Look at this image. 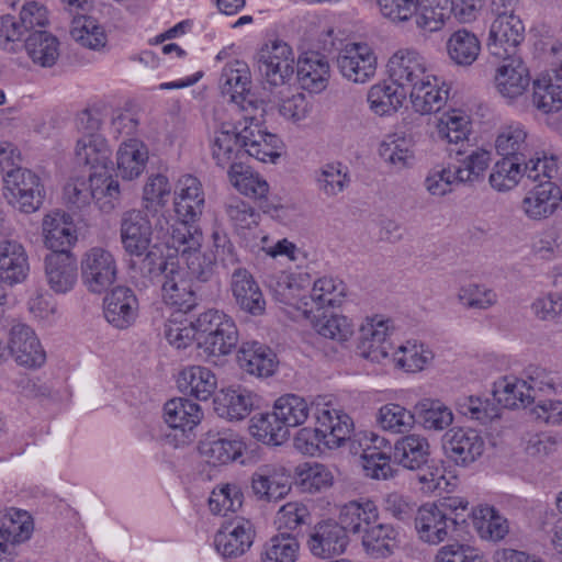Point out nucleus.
Here are the masks:
<instances>
[{
    "mask_svg": "<svg viewBox=\"0 0 562 562\" xmlns=\"http://www.w3.org/2000/svg\"><path fill=\"white\" fill-rule=\"evenodd\" d=\"M160 283L162 299L166 304L184 313L196 305L195 293L187 277V271L178 262L167 267L166 276L160 280Z\"/></svg>",
    "mask_w": 562,
    "mask_h": 562,
    "instance_id": "5701e85b",
    "label": "nucleus"
},
{
    "mask_svg": "<svg viewBox=\"0 0 562 562\" xmlns=\"http://www.w3.org/2000/svg\"><path fill=\"white\" fill-rule=\"evenodd\" d=\"M347 292L346 284L333 277L317 279L311 290V300L317 308L340 305Z\"/></svg>",
    "mask_w": 562,
    "mask_h": 562,
    "instance_id": "774afa93",
    "label": "nucleus"
},
{
    "mask_svg": "<svg viewBox=\"0 0 562 562\" xmlns=\"http://www.w3.org/2000/svg\"><path fill=\"white\" fill-rule=\"evenodd\" d=\"M382 160L396 171L411 168L415 164L414 143L412 138L397 134L387 135L379 146Z\"/></svg>",
    "mask_w": 562,
    "mask_h": 562,
    "instance_id": "37998d69",
    "label": "nucleus"
},
{
    "mask_svg": "<svg viewBox=\"0 0 562 562\" xmlns=\"http://www.w3.org/2000/svg\"><path fill=\"white\" fill-rule=\"evenodd\" d=\"M231 291L236 305L252 315H262L266 300L252 274L245 268L235 267L231 276Z\"/></svg>",
    "mask_w": 562,
    "mask_h": 562,
    "instance_id": "4be33fe9",
    "label": "nucleus"
},
{
    "mask_svg": "<svg viewBox=\"0 0 562 562\" xmlns=\"http://www.w3.org/2000/svg\"><path fill=\"white\" fill-rule=\"evenodd\" d=\"M252 524L241 517L226 522L215 535L214 546L224 558H237L249 550L254 542Z\"/></svg>",
    "mask_w": 562,
    "mask_h": 562,
    "instance_id": "aec40b11",
    "label": "nucleus"
},
{
    "mask_svg": "<svg viewBox=\"0 0 562 562\" xmlns=\"http://www.w3.org/2000/svg\"><path fill=\"white\" fill-rule=\"evenodd\" d=\"M82 282L91 293H103L117 278V262L108 248L94 246L89 248L80 261Z\"/></svg>",
    "mask_w": 562,
    "mask_h": 562,
    "instance_id": "7ed1b4c3",
    "label": "nucleus"
},
{
    "mask_svg": "<svg viewBox=\"0 0 562 562\" xmlns=\"http://www.w3.org/2000/svg\"><path fill=\"white\" fill-rule=\"evenodd\" d=\"M437 132L440 139L463 146L470 133V117L461 110L445 112L438 119Z\"/></svg>",
    "mask_w": 562,
    "mask_h": 562,
    "instance_id": "052dcab7",
    "label": "nucleus"
},
{
    "mask_svg": "<svg viewBox=\"0 0 562 562\" xmlns=\"http://www.w3.org/2000/svg\"><path fill=\"white\" fill-rule=\"evenodd\" d=\"M413 109L420 114L438 112L448 99V90L438 86L437 78L430 74V78L423 80L407 91Z\"/></svg>",
    "mask_w": 562,
    "mask_h": 562,
    "instance_id": "ea45409f",
    "label": "nucleus"
},
{
    "mask_svg": "<svg viewBox=\"0 0 562 562\" xmlns=\"http://www.w3.org/2000/svg\"><path fill=\"white\" fill-rule=\"evenodd\" d=\"M414 411L416 420L427 430L441 431L453 423L451 409L439 400L423 398Z\"/></svg>",
    "mask_w": 562,
    "mask_h": 562,
    "instance_id": "8fccbe9b",
    "label": "nucleus"
},
{
    "mask_svg": "<svg viewBox=\"0 0 562 562\" xmlns=\"http://www.w3.org/2000/svg\"><path fill=\"white\" fill-rule=\"evenodd\" d=\"M71 37L81 46L99 50L105 47L108 38L104 29L91 16H72Z\"/></svg>",
    "mask_w": 562,
    "mask_h": 562,
    "instance_id": "4d7b16f0",
    "label": "nucleus"
},
{
    "mask_svg": "<svg viewBox=\"0 0 562 562\" xmlns=\"http://www.w3.org/2000/svg\"><path fill=\"white\" fill-rule=\"evenodd\" d=\"M196 221L179 218L170 224L165 216H159L155 224L157 237L170 249H175L181 257L192 250H198L202 244V233L194 225Z\"/></svg>",
    "mask_w": 562,
    "mask_h": 562,
    "instance_id": "ddd939ff",
    "label": "nucleus"
},
{
    "mask_svg": "<svg viewBox=\"0 0 562 562\" xmlns=\"http://www.w3.org/2000/svg\"><path fill=\"white\" fill-rule=\"evenodd\" d=\"M449 57L458 65H472L479 57L481 44L475 34L462 29L451 34L447 42Z\"/></svg>",
    "mask_w": 562,
    "mask_h": 562,
    "instance_id": "13d9d810",
    "label": "nucleus"
},
{
    "mask_svg": "<svg viewBox=\"0 0 562 562\" xmlns=\"http://www.w3.org/2000/svg\"><path fill=\"white\" fill-rule=\"evenodd\" d=\"M259 112V116L257 112L243 116L245 121V125L241 127L244 154L262 162H273L280 156L281 139L277 135L261 130L262 112Z\"/></svg>",
    "mask_w": 562,
    "mask_h": 562,
    "instance_id": "9d476101",
    "label": "nucleus"
},
{
    "mask_svg": "<svg viewBox=\"0 0 562 562\" xmlns=\"http://www.w3.org/2000/svg\"><path fill=\"white\" fill-rule=\"evenodd\" d=\"M214 403L220 416L229 420H240L250 413L254 405V395L244 387H231L222 391Z\"/></svg>",
    "mask_w": 562,
    "mask_h": 562,
    "instance_id": "c03bdc74",
    "label": "nucleus"
},
{
    "mask_svg": "<svg viewBox=\"0 0 562 562\" xmlns=\"http://www.w3.org/2000/svg\"><path fill=\"white\" fill-rule=\"evenodd\" d=\"M245 443L237 436L209 432L200 441L199 451L207 463L226 464L243 456Z\"/></svg>",
    "mask_w": 562,
    "mask_h": 562,
    "instance_id": "cd10ccee",
    "label": "nucleus"
},
{
    "mask_svg": "<svg viewBox=\"0 0 562 562\" xmlns=\"http://www.w3.org/2000/svg\"><path fill=\"white\" fill-rule=\"evenodd\" d=\"M501 59L503 64L496 68L494 76L495 88L503 98L515 100L529 87V70L518 55H509Z\"/></svg>",
    "mask_w": 562,
    "mask_h": 562,
    "instance_id": "6ab92c4d",
    "label": "nucleus"
},
{
    "mask_svg": "<svg viewBox=\"0 0 562 562\" xmlns=\"http://www.w3.org/2000/svg\"><path fill=\"white\" fill-rule=\"evenodd\" d=\"M348 542V536L342 527L336 521L327 520L314 527L307 544L313 555L326 559L344 553Z\"/></svg>",
    "mask_w": 562,
    "mask_h": 562,
    "instance_id": "a878e982",
    "label": "nucleus"
},
{
    "mask_svg": "<svg viewBox=\"0 0 562 562\" xmlns=\"http://www.w3.org/2000/svg\"><path fill=\"white\" fill-rule=\"evenodd\" d=\"M533 105L546 115V123L562 132V75L542 74L533 81Z\"/></svg>",
    "mask_w": 562,
    "mask_h": 562,
    "instance_id": "1a4fd4ad",
    "label": "nucleus"
},
{
    "mask_svg": "<svg viewBox=\"0 0 562 562\" xmlns=\"http://www.w3.org/2000/svg\"><path fill=\"white\" fill-rule=\"evenodd\" d=\"M313 416L317 430L321 431L324 443L330 448H338L350 439L353 422L348 414L336 408L329 402H315Z\"/></svg>",
    "mask_w": 562,
    "mask_h": 562,
    "instance_id": "f8f14e48",
    "label": "nucleus"
},
{
    "mask_svg": "<svg viewBox=\"0 0 562 562\" xmlns=\"http://www.w3.org/2000/svg\"><path fill=\"white\" fill-rule=\"evenodd\" d=\"M341 76L353 83H366L376 71V56L367 43H348L337 55Z\"/></svg>",
    "mask_w": 562,
    "mask_h": 562,
    "instance_id": "6e6552de",
    "label": "nucleus"
},
{
    "mask_svg": "<svg viewBox=\"0 0 562 562\" xmlns=\"http://www.w3.org/2000/svg\"><path fill=\"white\" fill-rule=\"evenodd\" d=\"M397 532L391 525H371L362 537L366 551L375 559L386 558L396 546Z\"/></svg>",
    "mask_w": 562,
    "mask_h": 562,
    "instance_id": "bf43d9fd",
    "label": "nucleus"
},
{
    "mask_svg": "<svg viewBox=\"0 0 562 562\" xmlns=\"http://www.w3.org/2000/svg\"><path fill=\"white\" fill-rule=\"evenodd\" d=\"M524 178L522 159L503 157L494 165L488 180L493 189L505 192L517 187Z\"/></svg>",
    "mask_w": 562,
    "mask_h": 562,
    "instance_id": "e2e57ef3",
    "label": "nucleus"
},
{
    "mask_svg": "<svg viewBox=\"0 0 562 562\" xmlns=\"http://www.w3.org/2000/svg\"><path fill=\"white\" fill-rule=\"evenodd\" d=\"M407 92L393 82L373 85L367 95L370 110L383 116L396 112L403 104Z\"/></svg>",
    "mask_w": 562,
    "mask_h": 562,
    "instance_id": "49530a36",
    "label": "nucleus"
},
{
    "mask_svg": "<svg viewBox=\"0 0 562 562\" xmlns=\"http://www.w3.org/2000/svg\"><path fill=\"white\" fill-rule=\"evenodd\" d=\"M378 519V510L372 502L358 503L349 502L345 504L339 514L338 525L347 533L366 532L371 525L375 524Z\"/></svg>",
    "mask_w": 562,
    "mask_h": 562,
    "instance_id": "a18cd8bd",
    "label": "nucleus"
},
{
    "mask_svg": "<svg viewBox=\"0 0 562 562\" xmlns=\"http://www.w3.org/2000/svg\"><path fill=\"white\" fill-rule=\"evenodd\" d=\"M250 83L251 76L248 65L237 59L225 65L218 81L222 95L238 105L245 114L263 112L250 93Z\"/></svg>",
    "mask_w": 562,
    "mask_h": 562,
    "instance_id": "20e7f679",
    "label": "nucleus"
},
{
    "mask_svg": "<svg viewBox=\"0 0 562 562\" xmlns=\"http://www.w3.org/2000/svg\"><path fill=\"white\" fill-rule=\"evenodd\" d=\"M153 228L147 215L139 210H130L121 218L120 237L124 250L131 255H143L150 248Z\"/></svg>",
    "mask_w": 562,
    "mask_h": 562,
    "instance_id": "412c9836",
    "label": "nucleus"
},
{
    "mask_svg": "<svg viewBox=\"0 0 562 562\" xmlns=\"http://www.w3.org/2000/svg\"><path fill=\"white\" fill-rule=\"evenodd\" d=\"M24 48L33 63L42 67H52L59 57V42L47 31L30 33Z\"/></svg>",
    "mask_w": 562,
    "mask_h": 562,
    "instance_id": "de8ad7c7",
    "label": "nucleus"
},
{
    "mask_svg": "<svg viewBox=\"0 0 562 562\" xmlns=\"http://www.w3.org/2000/svg\"><path fill=\"white\" fill-rule=\"evenodd\" d=\"M445 456L457 465L467 467L476 461L485 450V440L472 428L453 427L441 438Z\"/></svg>",
    "mask_w": 562,
    "mask_h": 562,
    "instance_id": "9b49d317",
    "label": "nucleus"
},
{
    "mask_svg": "<svg viewBox=\"0 0 562 562\" xmlns=\"http://www.w3.org/2000/svg\"><path fill=\"white\" fill-rule=\"evenodd\" d=\"M430 457V443L420 434H408L396 440L393 458L407 470H420Z\"/></svg>",
    "mask_w": 562,
    "mask_h": 562,
    "instance_id": "2f4dec72",
    "label": "nucleus"
},
{
    "mask_svg": "<svg viewBox=\"0 0 562 562\" xmlns=\"http://www.w3.org/2000/svg\"><path fill=\"white\" fill-rule=\"evenodd\" d=\"M507 9L498 11L490 29L487 48L490 54L496 58L517 55V46L525 38L522 21L514 13H508Z\"/></svg>",
    "mask_w": 562,
    "mask_h": 562,
    "instance_id": "0eeeda50",
    "label": "nucleus"
},
{
    "mask_svg": "<svg viewBox=\"0 0 562 562\" xmlns=\"http://www.w3.org/2000/svg\"><path fill=\"white\" fill-rule=\"evenodd\" d=\"M45 280L56 294L70 292L78 281V263L70 251H52L44 259Z\"/></svg>",
    "mask_w": 562,
    "mask_h": 562,
    "instance_id": "a211bd4d",
    "label": "nucleus"
},
{
    "mask_svg": "<svg viewBox=\"0 0 562 562\" xmlns=\"http://www.w3.org/2000/svg\"><path fill=\"white\" fill-rule=\"evenodd\" d=\"M103 305L105 319L119 329L128 328L138 316V300L134 291L126 286L114 288L104 297Z\"/></svg>",
    "mask_w": 562,
    "mask_h": 562,
    "instance_id": "b1692460",
    "label": "nucleus"
},
{
    "mask_svg": "<svg viewBox=\"0 0 562 562\" xmlns=\"http://www.w3.org/2000/svg\"><path fill=\"white\" fill-rule=\"evenodd\" d=\"M251 488L258 499L278 502L291 491L290 473L280 464H262L251 475Z\"/></svg>",
    "mask_w": 562,
    "mask_h": 562,
    "instance_id": "dca6fc26",
    "label": "nucleus"
},
{
    "mask_svg": "<svg viewBox=\"0 0 562 562\" xmlns=\"http://www.w3.org/2000/svg\"><path fill=\"white\" fill-rule=\"evenodd\" d=\"M33 527L32 517L26 510L11 507L2 515L0 532L19 544L30 539Z\"/></svg>",
    "mask_w": 562,
    "mask_h": 562,
    "instance_id": "338daca9",
    "label": "nucleus"
},
{
    "mask_svg": "<svg viewBox=\"0 0 562 562\" xmlns=\"http://www.w3.org/2000/svg\"><path fill=\"white\" fill-rule=\"evenodd\" d=\"M258 69L266 82L273 87L288 83L294 74V54L282 41L266 44L258 53Z\"/></svg>",
    "mask_w": 562,
    "mask_h": 562,
    "instance_id": "423d86ee",
    "label": "nucleus"
},
{
    "mask_svg": "<svg viewBox=\"0 0 562 562\" xmlns=\"http://www.w3.org/2000/svg\"><path fill=\"white\" fill-rule=\"evenodd\" d=\"M212 157L218 167L232 166L244 155L241 128L232 123H223L211 139Z\"/></svg>",
    "mask_w": 562,
    "mask_h": 562,
    "instance_id": "c85d7f7f",
    "label": "nucleus"
},
{
    "mask_svg": "<svg viewBox=\"0 0 562 562\" xmlns=\"http://www.w3.org/2000/svg\"><path fill=\"white\" fill-rule=\"evenodd\" d=\"M238 344L234 321L217 310H209L198 317L199 355L206 361L229 355Z\"/></svg>",
    "mask_w": 562,
    "mask_h": 562,
    "instance_id": "f257e3e1",
    "label": "nucleus"
},
{
    "mask_svg": "<svg viewBox=\"0 0 562 562\" xmlns=\"http://www.w3.org/2000/svg\"><path fill=\"white\" fill-rule=\"evenodd\" d=\"M164 417L170 428L187 434L191 432L201 423L203 412L196 403L178 397L165 404Z\"/></svg>",
    "mask_w": 562,
    "mask_h": 562,
    "instance_id": "4c0bfd02",
    "label": "nucleus"
},
{
    "mask_svg": "<svg viewBox=\"0 0 562 562\" xmlns=\"http://www.w3.org/2000/svg\"><path fill=\"white\" fill-rule=\"evenodd\" d=\"M131 273L132 278L142 286L147 288L156 279H164L167 267L176 261H167L159 250L154 246L148 248L143 255H131Z\"/></svg>",
    "mask_w": 562,
    "mask_h": 562,
    "instance_id": "c9c22d12",
    "label": "nucleus"
},
{
    "mask_svg": "<svg viewBox=\"0 0 562 562\" xmlns=\"http://www.w3.org/2000/svg\"><path fill=\"white\" fill-rule=\"evenodd\" d=\"M239 367L256 376H269L277 367L274 352L257 341L243 342L237 353Z\"/></svg>",
    "mask_w": 562,
    "mask_h": 562,
    "instance_id": "72a5a7b5",
    "label": "nucleus"
},
{
    "mask_svg": "<svg viewBox=\"0 0 562 562\" xmlns=\"http://www.w3.org/2000/svg\"><path fill=\"white\" fill-rule=\"evenodd\" d=\"M389 319L374 316L360 328L359 353L371 362L381 363L390 358L393 350L389 340Z\"/></svg>",
    "mask_w": 562,
    "mask_h": 562,
    "instance_id": "f3484780",
    "label": "nucleus"
},
{
    "mask_svg": "<svg viewBox=\"0 0 562 562\" xmlns=\"http://www.w3.org/2000/svg\"><path fill=\"white\" fill-rule=\"evenodd\" d=\"M330 76V67L325 56L307 53L297 61V80L304 90L319 93L326 89Z\"/></svg>",
    "mask_w": 562,
    "mask_h": 562,
    "instance_id": "f704fd0d",
    "label": "nucleus"
},
{
    "mask_svg": "<svg viewBox=\"0 0 562 562\" xmlns=\"http://www.w3.org/2000/svg\"><path fill=\"white\" fill-rule=\"evenodd\" d=\"M179 389L200 401L209 400L217 386L215 374L207 368L191 366L183 369L178 378Z\"/></svg>",
    "mask_w": 562,
    "mask_h": 562,
    "instance_id": "a19ab883",
    "label": "nucleus"
},
{
    "mask_svg": "<svg viewBox=\"0 0 562 562\" xmlns=\"http://www.w3.org/2000/svg\"><path fill=\"white\" fill-rule=\"evenodd\" d=\"M30 272L25 247L16 239H0V279L14 285L26 280Z\"/></svg>",
    "mask_w": 562,
    "mask_h": 562,
    "instance_id": "393cba45",
    "label": "nucleus"
},
{
    "mask_svg": "<svg viewBox=\"0 0 562 562\" xmlns=\"http://www.w3.org/2000/svg\"><path fill=\"white\" fill-rule=\"evenodd\" d=\"M8 349L14 361L27 369L41 368L46 361V352L37 335L25 324L11 327Z\"/></svg>",
    "mask_w": 562,
    "mask_h": 562,
    "instance_id": "4468645a",
    "label": "nucleus"
},
{
    "mask_svg": "<svg viewBox=\"0 0 562 562\" xmlns=\"http://www.w3.org/2000/svg\"><path fill=\"white\" fill-rule=\"evenodd\" d=\"M175 211L179 218L198 221L203 213L205 196L196 177L182 176L175 192Z\"/></svg>",
    "mask_w": 562,
    "mask_h": 562,
    "instance_id": "bb28decb",
    "label": "nucleus"
},
{
    "mask_svg": "<svg viewBox=\"0 0 562 562\" xmlns=\"http://www.w3.org/2000/svg\"><path fill=\"white\" fill-rule=\"evenodd\" d=\"M44 244L53 251H69L77 241L76 231L70 217L54 211L45 215L42 223Z\"/></svg>",
    "mask_w": 562,
    "mask_h": 562,
    "instance_id": "c756f323",
    "label": "nucleus"
},
{
    "mask_svg": "<svg viewBox=\"0 0 562 562\" xmlns=\"http://www.w3.org/2000/svg\"><path fill=\"white\" fill-rule=\"evenodd\" d=\"M495 149L503 157L527 158L535 149L533 138L520 123H510L499 128Z\"/></svg>",
    "mask_w": 562,
    "mask_h": 562,
    "instance_id": "7c9ffc66",
    "label": "nucleus"
},
{
    "mask_svg": "<svg viewBox=\"0 0 562 562\" xmlns=\"http://www.w3.org/2000/svg\"><path fill=\"white\" fill-rule=\"evenodd\" d=\"M148 150L136 138L123 140L116 153V167L119 175L126 180L138 178L147 164Z\"/></svg>",
    "mask_w": 562,
    "mask_h": 562,
    "instance_id": "58836bf2",
    "label": "nucleus"
},
{
    "mask_svg": "<svg viewBox=\"0 0 562 562\" xmlns=\"http://www.w3.org/2000/svg\"><path fill=\"white\" fill-rule=\"evenodd\" d=\"M249 431L257 440L273 446L281 445L290 436V431L286 430L281 419L278 418L274 409L272 413L252 416Z\"/></svg>",
    "mask_w": 562,
    "mask_h": 562,
    "instance_id": "603ef678",
    "label": "nucleus"
},
{
    "mask_svg": "<svg viewBox=\"0 0 562 562\" xmlns=\"http://www.w3.org/2000/svg\"><path fill=\"white\" fill-rule=\"evenodd\" d=\"M376 423L385 431L405 434L416 423L415 411L411 412L400 404L387 403L380 407L376 414Z\"/></svg>",
    "mask_w": 562,
    "mask_h": 562,
    "instance_id": "69168bd1",
    "label": "nucleus"
},
{
    "mask_svg": "<svg viewBox=\"0 0 562 562\" xmlns=\"http://www.w3.org/2000/svg\"><path fill=\"white\" fill-rule=\"evenodd\" d=\"M4 198L23 213H33L43 204L44 186L32 170L16 167L3 175Z\"/></svg>",
    "mask_w": 562,
    "mask_h": 562,
    "instance_id": "f03ea898",
    "label": "nucleus"
},
{
    "mask_svg": "<svg viewBox=\"0 0 562 562\" xmlns=\"http://www.w3.org/2000/svg\"><path fill=\"white\" fill-rule=\"evenodd\" d=\"M91 181L92 201L103 213L112 212L120 201L119 182L111 175H108V171H92Z\"/></svg>",
    "mask_w": 562,
    "mask_h": 562,
    "instance_id": "0e129e2a",
    "label": "nucleus"
},
{
    "mask_svg": "<svg viewBox=\"0 0 562 562\" xmlns=\"http://www.w3.org/2000/svg\"><path fill=\"white\" fill-rule=\"evenodd\" d=\"M75 158L78 165L105 172L111 165V149L103 136L80 137L75 148Z\"/></svg>",
    "mask_w": 562,
    "mask_h": 562,
    "instance_id": "e433bc0d",
    "label": "nucleus"
},
{
    "mask_svg": "<svg viewBox=\"0 0 562 562\" xmlns=\"http://www.w3.org/2000/svg\"><path fill=\"white\" fill-rule=\"evenodd\" d=\"M229 182L244 195L260 200L269 192L268 182L258 173H254L241 162L233 164L228 169Z\"/></svg>",
    "mask_w": 562,
    "mask_h": 562,
    "instance_id": "6e6d98bb",
    "label": "nucleus"
},
{
    "mask_svg": "<svg viewBox=\"0 0 562 562\" xmlns=\"http://www.w3.org/2000/svg\"><path fill=\"white\" fill-rule=\"evenodd\" d=\"M493 396L498 404L506 408L526 407L531 404L528 381L514 376H505L495 382Z\"/></svg>",
    "mask_w": 562,
    "mask_h": 562,
    "instance_id": "09e8293b",
    "label": "nucleus"
},
{
    "mask_svg": "<svg viewBox=\"0 0 562 562\" xmlns=\"http://www.w3.org/2000/svg\"><path fill=\"white\" fill-rule=\"evenodd\" d=\"M458 516L452 518L436 504L420 506L415 516V528L418 537L429 544H438L445 541L458 525Z\"/></svg>",
    "mask_w": 562,
    "mask_h": 562,
    "instance_id": "2eb2a0df",
    "label": "nucleus"
},
{
    "mask_svg": "<svg viewBox=\"0 0 562 562\" xmlns=\"http://www.w3.org/2000/svg\"><path fill=\"white\" fill-rule=\"evenodd\" d=\"M387 71L391 81L406 92L431 74L426 58L411 47L400 48L390 57Z\"/></svg>",
    "mask_w": 562,
    "mask_h": 562,
    "instance_id": "39448f33",
    "label": "nucleus"
},
{
    "mask_svg": "<svg viewBox=\"0 0 562 562\" xmlns=\"http://www.w3.org/2000/svg\"><path fill=\"white\" fill-rule=\"evenodd\" d=\"M313 402L311 405L301 396L295 394H285L279 397L273 409L286 430L291 427H297L306 422L310 414H313Z\"/></svg>",
    "mask_w": 562,
    "mask_h": 562,
    "instance_id": "5fc2aeb1",
    "label": "nucleus"
},
{
    "mask_svg": "<svg viewBox=\"0 0 562 562\" xmlns=\"http://www.w3.org/2000/svg\"><path fill=\"white\" fill-rule=\"evenodd\" d=\"M452 8L451 0H418L412 21L423 32H437L450 18Z\"/></svg>",
    "mask_w": 562,
    "mask_h": 562,
    "instance_id": "79ce46f5",
    "label": "nucleus"
},
{
    "mask_svg": "<svg viewBox=\"0 0 562 562\" xmlns=\"http://www.w3.org/2000/svg\"><path fill=\"white\" fill-rule=\"evenodd\" d=\"M370 441L373 447L366 448L362 453L363 471L371 479L386 480L392 476L391 458L381 447L389 442L375 434H371Z\"/></svg>",
    "mask_w": 562,
    "mask_h": 562,
    "instance_id": "864d4df0",
    "label": "nucleus"
},
{
    "mask_svg": "<svg viewBox=\"0 0 562 562\" xmlns=\"http://www.w3.org/2000/svg\"><path fill=\"white\" fill-rule=\"evenodd\" d=\"M300 544L296 538L288 531L271 537L262 547L261 562H295Z\"/></svg>",
    "mask_w": 562,
    "mask_h": 562,
    "instance_id": "680f3d73",
    "label": "nucleus"
},
{
    "mask_svg": "<svg viewBox=\"0 0 562 562\" xmlns=\"http://www.w3.org/2000/svg\"><path fill=\"white\" fill-rule=\"evenodd\" d=\"M560 188L546 180L527 192L521 201V210L531 220L547 218L558 206Z\"/></svg>",
    "mask_w": 562,
    "mask_h": 562,
    "instance_id": "473e14b6",
    "label": "nucleus"
},
{
    "mask_svg": "<svg viewBox=\"0 0 562 562\" xmlns=\"http://www.w3.org/2000/svg\"><path fill=\"white\" fill-rule=\"evenodd\" d=\"M472 524L482 539L501 540L508 533V524L493 507L480 505L472 510Z\"/></svg>",
    "mask_w": 562,
    "mask_h": 562,
    "instance_id": "3c124183",
    "label": "nucleus"
}]
</instances>
